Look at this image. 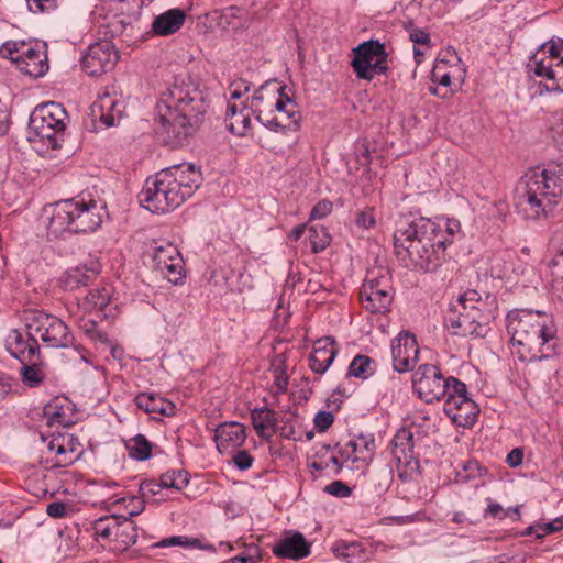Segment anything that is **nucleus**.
<instances>
[{
    "mask_svg": "<svg viewBox=\"0 0 563 563\" xmlns=\"http://www.w3.org/2000/svg\"><path fill=\"white\" fill-rule=\"evenodd\" d=\"M266 129L274 132L296 131L301 115L296 101L286 92V86L269 80L253 95L250 106L246 100H229L225 122L229 131L245 136L252 129V114Z\"/></svg>",
    "mask_w": 563,
    "mask_h": 563,
    "instance_id": "1",
    "label": "nucleus"
},
{
    "mask_svg": "<svg viewBox=\"0 0 563 563\" xmlns=\"http://www.w3.org/2000/svg\"><path fill=\"white\" fill-rule=\"evenodd\" d=\"M460 229V222L452 219H418L395 232L396 254L402 261L408 260V266L432 271L439 266L446 245L453 242Z\"/></svg>",
    "mask_w": 563,
    "mask_h": 563,
    "instance_id": "2",
    "label": "nucleus"
},
{
    "mask_svg": "<svg viewBox=\"0 0 563 563\" xmlns=\"http://www.w3.org/2000/svg\"><path fill=\"white\" fill-rule=\"evenodd\" d=\"M207 111L203 91L191 81H176L156 104L159 133L172 145H181L202 121Z\"/></svg>",
    "mask_w": 563,
    "mask_h": 563,
    "instance_id": "3",
    "label": "nucleus"
},
{
    "mask_svg": "<svg viewBox=\"0 0 563 563\" xmlns=\"http://www.w3.org/2000/svg\"><path fill=\"white\" fill-rule=\"evenodd\" d=\"M506 320L512 353L519 360L533 362L554 355L558 338L551 314L540 310L517 309L510 311Z\"/></svg>",
    "mask_w": 563,
    "mask_h": 563,
    "instance_id": "4",
    "label": "nucleus"
},
{
    "mask_svg": "<svg viewBox=\"0 0 563 563\" xmlns=\"http://www.w3.org/2000/svg\"><path fill=\"white\" fill-rule=\"evenodd\" d=\"M200 173L191 164L175 165L148 177L139 195L143 208L166 213L183 205L197 190Z\"/></svg>",
    "mask_w": 563,
    "mask_h": 563,
    "instance_id": "5",
    "label": "nucleus"
},
{
    "mask_svg": "<svg viewBox=\"0 0 563 563\" xmlns=\"http://www.w3.org/2000/svg\"><path fill=\"white\" fill-rule=\"evenodd\" d=\"M563 194V164L527 172L515 190V207L526 219L548 217Z\"/></svg>",
    "mask_w": 563,
    "mask_h": 563,
    "instance_id": "6",
    "label": "nucleus"
},
{
    "mask_svg": "<svg viewBox=\"0 0 563 563\" xmlns=\"http://www.w3.org/2000/svg\"><path fill=\"white\" fill-rule=\"evenodd\" d=\"M107 216L106 206L90 195H79L54 203L47 232L54 238L97 231Z\"/></svg>",
    "mask_w": 563,
    "mask_h": 563,
    "instance_id": "7",
    "label": "nucleus"
},
{
    "mask_svg": "<svg viewBox=\"0 0 563 563\" xmlns=\"http://www.w3.org/2000/svg\"><path fill=\"white\" fill-rule=\"evenodd\" d=\"M494 319V310L487 308V302L483 301L476 291L471 290L461 295L451 305L445 317V325L454 335L485 338Z\"/></svg>",
    "mask_w": 563,
    "mask_h": 563,
    "instance_id": "8",
    "label": "nucleus"
},
{
    "mask_svg": "<svg viewBox=\"0 0 563 563\" xmlns=\"http://www.w3.org/2000/svg\"><path fill=\"white\" fill-rule=\"evenodd\" d=\"M375 454V441L372 435L360 434L344 444H338L334 450L325 448V453L311 462L317 471L339 473L343 467L364 470Z\"/></svg>",
    "mask_w": 563,
    "mask_h": 563,
    "instance_id": "9",
    "label": "nucleus"
},
{
    "mask_svg": "<svg viewBox=\"0 0 563 563\" xmlns=\"http://www.w3.org/2000/svg\"><path fill=\"white\" fill-rule=\"evenodd\" d=\"M68 114L57 102L37 106L30 118V129L47 147L57 148L63 141Z\"/></svg>",
    "mask_w": 563,
    "mask_h": 563,
    "instance_id": "10",
    "label": "nucleus"
},
{
    "mask_svg": "<svg viewBox=\"0 0 563 563\" xmlns=\"http://www.w3.org/2000/svg\"><path fill=\"white\" fill-rule=\"evenodd\" d=\"M528 68L534 76L543 78L547 90L563 92V42L543 44Z\"/></svg>",
    "mask_w": 563,
    "mask_h": 563,
    "instance_id": "11",
    "label": "nucleus"
},
{
    "mask_svg": "<svg viewBox=\"0 0 563 563\" xmlns=\"http://www.w3.org/2000/svg\"><path fill=\"white\" fill-rule=\"evenodd\" d=\"M23 321L30 334L38 336L47 346L66 347L74 341L73 333L63 320L42 310H24Z\"/></svg>",
    "mask_w": 563,
    "mask_h": 563,
    "instance_id": "12",
    "label": "nucleus"
},
{
    "mask_svg": "<svg viewBox=\"0 0 563 563\" xmlns=\"http://www.w3.org/2000/svg\"><path fill=\"white\" fill-rule=\"evenodd\" d=\"M0 55L9 58L16 68L33 78L44 76L49 68L45 45L9 41L1 45Z\"/></svg>",
    "mask_w": 563,
    "mask_h": 563,
    "instance_id": "13",
    "label": "nucleus"
},
{
    "mask_svg": "<svg viewBox=\"0 0 563 563\" xmlns=\"http://www.w3.org/2000/svg\"><path fill=\"white\" fill-rule=\"evenodd\" d=\"M42 440L45 445L42 463L46 468L69 466L82 454L80 442L70 433L52 434Z\"/></svg>",
    "mask_w": 563,
    "mask_h": 563,
    "instance_id": "14",
    "label": "nucleus"
},
{
    "mask_svg": "<svg viewBox=\"0 0 563 563\" xmlns=\"http://www.w3.org/2000/svg\"><path fill=\"white\" fill-rule=\"evenodd\" d=\"M454 377L445 378L435 365L423 364L412 375V386L418 397L426 402L439 401L451 391Z\"/></svg>",
    "mask_w": 563,
    "mask_h": 563,
    "instance_id": "15",
    "label": "nucleus"
},
{
    "mask_svg": "<svg viewBox=\"0 0 563 563\" xmlns=\"http://www.w3.org/2000/svg\"><path fill=\"white\" fill-rule=\"evenodd\" d=\"M356 77L372 80L375 75L385 74L387 70V54L384 44L378 41H368L353 49L351 63Z\"/></svg>",
    "mask_w": 563,
    "mask_h": 563,
    "instance_id": "16",
    "label": "nucleus"
},
{
    "mask_svg": "<svg viewBox=\"0 0 563 563\" xmlns=\"http://www.w3.org/2000/svg\"><path fill=\"white\" fill-rule=\"evenodd\" d=\"M451 391L445 397L444 412L451 421L462 428L472 427L478 417L477 404L468 397L466 385L460 380L451 383Z\"/></svg>",
    "mask_w": 563,
    "mask_h": 563,
    "instance_id": "17",
    "label": "nucleus"
},
{
    "mask_svg": "<svg viewBox=\"0 0 563 563\" xmlns=\"http://www.w3.org/2000/svg\"><path fill=\"white\" fill-rule=\"evenodd\" d=\"M360 300L371 313H383L388 310L391 301V285L388 273L380 271L378 275L368 273L360 290Z\"/></svg>",
    "mask_w": 563,
    "mask_h": 563,
    "instance_id": "18",
    "label": "nucleus"
},
{
    "mask_svg": "<svg viewBox=\"0 0 563 563\" xmlns=\"http://www.w3.org/2000/svg\"><path fill=\"white\" fill-rule=\"evenodd\" d=\"M119 53L110 41H99L88 46L81 58L82 69L89 76H100L114 68Z\"/></svg>",
    "mask_w": 563,
    "mask_h": 563,
    "instance_id": "19",
    "label": "nucleus"
},
{
    "mask_svg": "<svg viewBox=\"0 0 563 563\" xmlns=\"http://www.w3.org/2000/svg\"><path fill=\"white\" fill-rule=\"evenodd\" d=\"M154 267L164 278L174 285L181 284L185 278L184 260L173 243L155 247L153 254Z\"/></svg>",
    "mask_w": 563,
    "mask_h": 563,
    "instance_id": "20",
    "label": "nucleus"
},
{
    "mask_svg": "<svg viewBox=\"0 0 563 563\" xmlns=\"http://www.w3.org/2000/svg\"><path fill=\"white\" fill-rule=\"evenodd\" d=\"M391 356L394 369L405 373L413 368L418 362L419 346L413 334L399 333L391 343Z\"/></svg>",
    "mask_w": 563,
    "mask_h": 563,
    "instance_id": "21",
    "label": "nucleus"
},
{
    "mask_svg": "<svg viewBox=\"0 0 563 563\" xmlns=\"http://www.w3.org/2000/svg\"><path fill=\"white\" fill-rule=\"evenodd\" d=\"M431 79L438 85L431 92L440 98H449L453 95V86L463 80L462 68L459 64L449 65L445 59H437L431 71Z\"/></svg>",
    "mask_w": 563,
    "mask_h": 563,
    "instance_id": "22",
    "label": "nucleus"
},
{
    "mask_svg": "<svg viewBox=\"0 0 563 563\" xmlns=\"http://www.w3.org/2000/svg\"><path fill=\"white\" fill-rule=\"evenodd\" d=\"M213 440L222 455L233 454L246 440L245 427L236 421L220 423L214 429Z\"/></svg>",
    "mask_w": 563,
    "mask_h": 563,
    "instance_id": "23",
    "label": "nucleus"
},
{
    "mask_svg": "<svg viewBox=\"0 0 563 563\" xmlns=\"http://www.w3.org/2000/svg\"><path fill=\"white\" fill-rule=\"evenodd\" d=\"M93 114H99L106 126H112L121 118V107L114 88H104L92 106Z\"/></svg>",
    "mask_w": 563,
    "mask_h": 563,
    "instance_id": "24",
    "label": "nucleus"
},
{
    "mask_svg": "<svg viewBox=\"0 0 563 563\" xmlns=\"http://www.w3.org/2000/svg\"><path fill=\"white\" fill-rule=\"evenodd\" d=\"M335 341L330 336H324L313 343L312 352L309 357V367L317 374H323L332 364L336 355Z\"/></svg>",
    "mask_w": 563,
    "mask_h": 563,
    "instance_id": "25",
    "label": "nucleus"
},
{
    "mask_svg": "<svg viewBox=\"0 0 563 563\" xmlns=\"http://www.w3.org/2000/svg\"><path fill=\"white\" fill-rule=\"evenodd\" d=\"M272 552L277 558L300 560L310 554V544L301 533L296 532L277 541Z\"/></svg>",
    "mask_w": 563,
    "mask_h": 563,
    "instance_id": "26",
    "label": "nucleus"
},
{
    "mask_svg": "<svg viewBox=\"0 0 563 563\" xmlns=\"http://www.w3.org/2000/svg\"><path fill=\"white\" fill-rule=\"evenodd\" d=\"M44 417L51 427H69L75 422V415L71 402L64 397L52 399L44 407Z\"/></svg>",
    "mask_w": 563,
    "mask_h": 563,
    "instance_id": "27",
    "label": "nucleus"
},
{
    "mask_svg": "<svg viewBox=\"0 0 563 563\" xmlns=\"http://www.w3.org/2000/svg\"><path fill=\"white\" fill-rule=\"evenodd\" d=\"M8 351L21 362H31L38 351V344L33 334L24 336L21 332L12 331L7 340Z\"/></svg>",
    "mask_w": 563,
    "mask_h": 563,
    "instance_id": "28",
    "label": "nucleus"
},
{
    "mask_svg": "<svg viewBox=\"0 0 563 563\" xmlns=\"http://www.w3.org/2000/svg\"><path fill=\"white\" fill-rule=\"evenodd\" d=\"M186 13L181 9H169L157 15L152 23L155 35L167 36L176 33L184 25Z\"/></svg>",
    "mask_w": 563,
    "mask_h": 563,
    "instance_id": "29",
    "label": "nucleus"
},
{
    "mask_svg": "<svg viewBox=\"0 0 563 563\" xmlns=\"http://www.w3.org/2000/svg\"><path fill=\"white\" fill-rule=\"evenodd\" d=\"M252 424L261 439H271L276 432V413L274 410L263 407L251 412Z\"/></svg>",
    "mask_w": 563,
    "mask_h": 563,
    "instance_id": "30",
    "label": "nucleus"
},
{
    "mask_svg": "<svg viewBox=\"0 0 563 563\" xmlns=\"http://www.w3.org/2000/svg\"><path fill=\"white\" fill-rule=\"evenodd\" d=\"M136 406L147 413H159L163 416H173L175 413V405L154 394L142 393L135 397Z\"/></svg>",
    "mask_w": 563,
    "mask_h": 563,
    "instance_id": "31",
    "label": "nucleus"
},
{
    "mask_svg": "<svg viewBox=\"0 0 563 563\" xmlns=\"http://www.w3.org/2000/svg\"><path fill=\"white\" fill-rule=\"evenodd\" d=\"M269 374L273 379L272 390L274 395L285 394L289 385L287 355L277 354L271 362Z\"/></svg>",
    "mask_w": 563,
    "mask_h": 563,
    "instance_id": "32",
    "label": "nucleus"
},
{
    "mask_svg": "<svg viewBox=\"0 0 563 563\" xmlns=\"http://www.w3.org/2000/svg\"><path fill=\"white\" fill-rule=\"evenodd\" d=\"M413 434L410 429L398 430L391 441V453L398 463L408 464L413 454Z\"/></svg>",
    "mask_w": 563,
    "mask_h": 563,
    "instance_id": "33",
    "label": "nucleus"
},
{
    "mask_svg": "<svg viewBox=\"0 0 563 563\" xmlns=\"http://www.w3.org/2000/svg\"><path fill=\"white\" fill-rule=\"evenodd\" d=\"M98 274V268L78 265L67 269L59 279L60 286L65 290H75L86 286L91 276Z\"/></svg>",
    "mask_w": 563,
    "mask_h": 563,
    "instance_id": "34",
    "label": "nucleus"
},
{
    "mask_svg": "<svg viewBox=\"0 0 563 563\" xmlns=\"http://www.w3.org/2000/svg\"><path fill=\"white\" fill-rule=\"evenodd\" d=\"M110 301V290L107 288H97L90 290L88 295L79 302V307L86 312L102 310Z\"/></svg>",
    "mask_w": 563,
    "mask_h": 563,
    "instance_id": "35",
    "label": "nucleus"
},
{
    "mask_svg": "<svg viewBox=\"0 0 563 563\" xmlns=\"http://www.w3.org/2000/svg\"><path fill=\"white\" fill-rule=\"evenodd\" d=\"M136 539L137 532L133 521L129 520L128 518H123L122 520L119 518L115 551L128 549L131 544L136 542Z\"/></svg>",
    "mask_w": 563,
    "mask_h": 563,
    "instance_id": "36",
    "label": "nucleus"
},
{
    "mask_svg": "<svg viewBox=\"0 0 563 563\" xmlns=\"http://www.w3.org/2000/svg\"><path fill=\"white\" fill-rule=\"evenodd\" d=\"M221 21L225 26L232 30H238L246 27L251 19L246 10L238 7H231L223 11Z\"/></svg>",
    "mask_w": 563,
    "mask_h": 563,
    "instance_id": "37",
    "label": "nucleus"
},
{
    "mask_svg": "<svg viewBox=\"0 0 563 563\" xmlns=\"http://www.w3.org/2000/svg\"><path fill=\"white\" fill-rule=\"evenodd\" d=\"M102 8L114 16L133 15L140 8V0H100Z\"/></svg>",
    "mask_w": 563,
    "mask_h": 563,
    "instance_id": "38",
    "label": "nucleus"
},
{
    "mask_svg": "<svg viewBox=\"0 0 563 563\" xmlns=\"http://www.w3.org/2000/svg\"><path fill=\"white\" fill-rule=\"evenodd\" d=\"M118 518L115 516L102 517L95 521L92 527L93 536L102 547L110 545L111 533L113 528L117 527Z\"/></svg>",
    "mask_w": 563,
    "mask_h": 563,
    "instance_id": "39",
    "label": "nucleus"
},
{
    "mask_svg": "<svg viewBox=\"0 0 563 563\" xmlns=\"http://www.w3.org/2000/svg\"><path fill=\"white\" fill-rule=\"evenodd\" d=\"M375 373V362L367 355H357L349 366V375L366 379Z\"/></svg>",
    "mask_w": 563,
    "mask_h": 563,
    "instance_id": "40",
    "label": "nucleus"
},
{
    "mask_svg": "<svg viewBox=\"0 0 563 563\" xmlns=\"http://www.w3.org/2000/svg\"><path fill=\"white\" fill-rule=\"evenodd\" d=\"M549 268L552 290L563 301V256L554 255L549 262Z\"/></svg>",
    "mask_w": 563,
    "mask_h": 563,
    "instance_id": "41",
    "label": "nucleus"
},
{
    "mask_svg": "<svg viewBox=\"0 0 563 563\" xmlns=\"http://www.w3.org/2000/svg\"><path fill=\"white\" fill-rule=\"evenodd\" d=\"M308 241L313 253L325 250L331 242V235L327 228L321 225H312L309 228Z\"/></svg>",
    "mask_w": 563,
    "mask_h": 563,
    "instance_id": "42",
    "label": "nucleus"
},
{
    "mask_svg": "<svg viewBox=\"0 0 563 563\" xmlns=\"http://www.w3.org/2000/svg\"><path fill=\"white\" fill-rule=\"evenodd\" d=\"M21 378L24 385L34 388L40 386L44 378L45 372L38 365H23L21 368Z\"/></svg>",
    "mask_w": 563,
    "mask_h": 563,
    "instance_id": "43",
    "label": "nucleus"
},
{
    "mask_svg": "<svg viewBox=\"0 0 563 563\" xmlns=\"http://www.w3.org/2000/svg\"><path fill=\"white\" fill-rule=\"evenodd\" d=\"M130 455L136 460L144 461L151 456L152 446L144 435L134 437L128 445Z\"/></svg>",
    "mask_w": 563,
    "mask_h": 563,
    "instance_id": "44",
    "label": "nucleus"
},
{
    "mask_svg": "<svg viewBox=\"0 0 563 563\" xmlns=\"http://www.w3.org/2000/svg\"><path fill=\"white\" fill-rule=\"evenodd\" d=\"M188 484V477L186 473L180 471L166 472L161 476V483L158 486L165 488H175L180 490Z\"/></svg>",
    "mask_w": 563,
    "mask_h": 563,
    "instance_id": "45",
    "label": "nucleus"
},
{
    "mask_svg": "<svg viewBox=\"0 0 563 563\" xmlns=\"http://www.w3.org/2000/svg\"><path fill=\"white\" fill-rule=\"evenodd\" d=\"M80 329L81 331L91 340L103 343V344H110V340L103 331H101L97 324L96 321L90 319H82L80 321Z\"/></svg>",
    "mask_w": 563,
    "mask_h": 563,
    "instance_id": "46",
    "label": "nucleus"
},
{
    "mask_svg": "<svg viewBox=\"0 0 563 563\" xmlns=\"http://www.w3.org/2000/svg\"><path fill=\"white\" fill-rule=\"evenodd\" d=\"M260 559V548L255 544H251L246 548L245 553L231 558L222 563H256Z\"/></svg>",
    "mask_w": 563,
    "mask_h": 563,
    "instance_id": "47",
    "label": "nucleus"
},
{
    "mask_svg": "<svg viewBox=\"0 0 563 563\" xmlns=\"http://www.w3.org/2000/svg\"><path fill=\"white\" fill-rule=\"evenodd\" d=\"M232 455L234 466L240 471H246L252 467L254 459L246 450L238 449Z\"/></svg>",
    "mask_w": 563,
    "mask_h": 563,
    "instance_id": "48",
    "label": "nucleus"
},
{
    "mask_svg": "<svg viewBox=\"0 0 563 563\" xmlns=\"http://www.w3.org/2000/svg\"><path fill=\"white\" fill-rule=\"evenodd\" d=\"M26 2L33 13H48L58 5V0H26Z\"/></svg>",
    "mask_w": 563,
    "mask_h": 563,
    "instance_id": "49",
    "label": "nucleus"
},
{
    "mask_svg": "<svg viewBox=\"0 0 563 563\" xmlns=\"http://www.w3.org/2000/svg\"><path fill=\"white\" fill-rule=\"evenodd\" d=\"M333 211V202L329 199L318 201L311 212L310 220H320L329 216Z\"/></svg>",
    "mask_w": 563,
    "mask_h": 563,
    "instance_id": "50",
    "label": "nucleus"
},
{
    "mask_svg": "<svg viewBox=\"0 0 563 563\" xmlns=\"http://www.w3.org/2000/svg\"><path fill=\"white\" fill-rule=\"evenodd\" d=\"M230 91L229 100H244V96L250 91V84L246 80L238 79L231 84Z\"/></svg>",
    "mask_w": 563,
    "mask_h": 563,
    "instance_id": "51",
    "label": "nucleus"
},
{
    "mask_svg": "<svg viewBox=\"0 0 563 563\" xmlns=\"http://www.w3.org/2000/svg\"><path fill=\"white\" fill-rule=\"evenodd\" d=\"M334 422V416L330 411H319L314 419V428L319 432L327 431Z\"/></svg>",
    "mask_w": 563,
    "mask_h": 563,
    "instance_id": "52",
    "label": "nucleus"
},
{
    "mask_svg": "<svg viewBox=\"0 0 563 563\" xmlns=\"http://www.w3.org/2000/svg\"><path fill=\"white\" fill-rule=\"evenodd\" d=\"M563 529V518H556L551 522L538 526L536 533L537 538H542L547 534L558 532Z\"/></svg>",
    "mask_w": 563,
    "mask_h": 563,
    "instance_id": "53",
    "label": "nucleus"
},
{
    "mask_svg": "<svg viewBox=\"0 0 563 563\" xmlns=\"http://www.w3.org/2000/svg\"><path fill=\"white\" fill-rule=\"evenodd\" d=\"M376 218L373 209L360 211L356 217V224L363 229H371L375 225Z\"/></svg>",
    "mask_w": 563,
    "mask_h": 563,
    "instance_id": "54",
    "label": "nucleus"
},
{
    "mask_svg": "<svg viewBox=\"0 0 563 563\" xmlns=\"http://www.w3.org/2000/svg\"><path fill=\"white\" fill-rule=\"evenodd\" d=\"M200 541L198 539L187 538V537H170L164 539L161 542L163 547L170 545H181V547H199Z\"/></svg>",
    "mask_w": 563,
    "mask_h": 563,
    "instance_id": "55",
    "label": "nucleus"
},
{
    "mask_svg": "<svg viewBox=\"0 0 563 563\" xmlns=\"http://www.w3.org/2000/svg\"><path fill=\"white\" fill-rule=\"evenodd\" d=\"M338 556L351 559L361 553V545L358 543L340 544L335 548Z\"/></svg>",
    "mask_w": 563,
    "mask_h": 563,
    "instance_id": "56",
    "label": "nucleus"
},
{
    "mask_svg": "<svg viewBox=\"0 0 563 563\" xmlns=\"http://www.w3.org/2000/svg\"><path fill=\"white\" fill-rule=\"evenodd\" d=\"M325 490L336 497H347L351 495V488L340 481L329 484Z\"/></svg>",
    "mask_w": 563,
    "mask_h": 563,
    "instance_id": "57",
    "label": "nucleus"
},
{
    "mask_svg": "<svg viewBox=\"0 0 563 563\" xmlns=\"http://www.w3.org/2000/svg\"><path fill=\"white\" fill-rule=\"evenodd\" d=\"M356 157L361 165H368L371 162V151L367 142L363 141L356 146Z\"/></svg>",
    "mask_w": 563,
    "mask_h": 563,
    "instance_id": "58",
    "label": "nucleus"
},
{
    "mask_svg": "<svg viewBox=\"0 0 563 563\" xmlns=\"http://www.w3.org/2000/svg\"><path fill=\"white\" fill-rule=\"evenodd\" d=\"M66 505L64 503H51L46 507V512L52 518H63L66 515Z\"/></svg>",
    "mask_w": 563,
    "mask_h": 563,
    "instance_id": "59",
    "label": "nucleus"
},
{
    "mask_svg": "<svg viewBox=\"0 0 563 563\" xmlns=\"http://www.w3.org/2000/svg\"><path fill=\"white\" fill-rule=\"evenodd\" d=\"M551 247L555 251L554 255L563 256V225L554 231Z\"/></svg>",
    "mask_w": 563,
    "mask_h": 563,
    "instance_id": "60",
    "label": "nucleus"
},
{
    "mask_svg": "<svg viewBox=\"0 0 563 563\" xmlns=\"http://www.w3.org/2000/svg\"><path fill=\"white\" fill-rule=\"evenodd\" d=\"M410 40L416 44L421 45H429L430 43V36L429 34L421 30V29H415L410 32Z\"/></svg>",
    "mask_w": 563,
    "mask_h": 563,
    "instance_id": "61",
    "label": "nucleus"
},
{
    "mask_svg": "<svg viewBox=\"0 0 563 563\" xmlns=\"http://www.w3.org/2000/svg\"><path fill=\"white\" fill-rule=\"evenodd\" d=\"M522 460H523V452L519 448L511 450L508 453L507 459H506L507 463L511 467L519 466L522 463Z\"/></svg>",
    "mask_w": 563,
    "mask_h": 563,
    "instance_id": "62",
    "label": "nucleus"
},
{
    "mask_svg": "<svg viewBox=\"0 0 563 563\" xmlns=\"http://www.w3.org/2000/svg\"><path fill=\"white\" fill-rule=\"evenodd\" d=\"M505 509L497 503H492L488 505L486 509V516H490L493 518H505L504 516Z\"/></svg>",
    "mask_w": 563,
    "mask_h": 563,
    "instance_id": "63",
    "label": "nucleus"
},
{
    "mask_svg": "<svg viewBox=\"0 0 563 563\" xmlns=\"http://www.w3.org/2000/svg\"><path fill=\"white\" fill-rule=\"evenodd\" d=\"M553 140L561 146H563V117L552 129Z\"/></svg>",
    "mask_w": 563,
    "mask_h": 563,
    "instance_id": "64",
    "label": "nucleus"
}]
</instances>
